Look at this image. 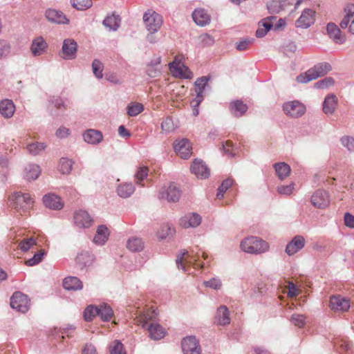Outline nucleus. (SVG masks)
Masks as SVG:
<instances>
[{"label": "nucleus", "instance_id": "nucleus-54", "mask_svg": "<svg viewBox=\"0 0 354 354\" xmlns=\"http://www.w3.org/2000/svg\"><path fill=\"white\" fill-rule=\"evenodd\" d=\"M10 52V45L5 39H0V59L7 57Z\"/></svg>", "mask_w": 354, "mask_h": 354}, {"label": "nucleus", "instance_id": "nucleus-23", "mask_svg": "<svg viewBox=\"0 0 354 354\" xmlns=\"http://www.w3.org/2000/svg\"><path fill=\"white\" fill-rule=\"evenodd\" d=\"M330 308L335 311H346L350 308V301L342 296H333L330 299Z\"/></svg>", "mask_w": 354, "mask_h": 354}, {"label": "nucleus", "instance_id": "nucleus-18", "mask_svg": "<svg viewBox=\"0 0 354 354\" xmlns=\"http://www.w3.org/2000/svg\"><path fill=\"white\" fill-rule=\"evenodd\" d=\"M209 78L206 76H203L196 79L194 82L195 85V102H196V105L200 104L204 98V91L205 88L208 86V82Z\"/></svg>", "mask_w": 354, "mask_h": 354}, {"label": "nucleus", "instance_id": "nucleus-17", "mask_svg": "<svg viewBox=\"0 0 354 354\" xmlns=\"http://www.w3.org/2000/svg\"><path fill=\"white\" fill-rule=\"evenodd\" d=\"M315 12L310 8H306L302 12L300 17L296 21L297 28H307L315 22Z\"/></svg>", "mask_w": 354, "mask_h": 354}, {"label": "nucleus", "instance_id": "nucleus-33", "mask_svg": "<svg viewBox=\"0 0 354 354\" xmlns=\"http://www.w3.org/2000/svg\"><path fill=\"white\" fill-rule=\"evenodd\" d=\"M15 111V106L10 100H3L0 102V113L5 118H10Z\"/></svg>", "mask_w": 354, "mask_h": 354}, {"label": "nucleus", "instance_id": "nucleus-62", "mask_svg": "<svg viewBox=\"0 0 354 354\" xmlns=\"http://www.w3.org/2000/svg\"><path fill=\"white\" fill-rule=\"evenodd\" d=\"M147 168L145 167H140L135 175L137 180V183L140 184L141 182L147 177Z\"/></svg>", "mask_w": 354, "mask_h": 354}, {"label": "nucleus", "instance_id": "nucleus-46", "mask_svg": "<svg viewBox=\"0 0 354 354\" xmlns=\"http://www.w3.org/2000/svg\"><path fill=\"white\" fill-rule=\"evenodd\" d=\"M109 352L111 354H127L123 344L118 340H114L110 344Z\"/></svg>", "mask_w": 354, "mask_h": 354}, {"label": "nucleus", "instance_id": "nucleus-42", "mask_svg": "<svg viewBox=\"0 0 354 354\" xmlns=\"http://www.w3.org/2000/svg\"><path fill=\"white\" fill-rule=\"evenodd\" d=\"M276 19L275 17H270L263 19L261 21L262 26L264 27V28H258L256 31V36L257 37H264L266 33L270 30V28L272 27V20Z\"/></svg>", "mask_w": 354, "mask_h": 354}, {"label": "nucleus", "instance_id": "nucleus-31", "mask_svg": "<svg viewBox=\"0 0 354 354\" xmlns=\"http://www.w3.org/2000/svg\"><path fill=\"white\" fill-rule=\"evenodd\" d=\"M337 106V98L333 94L328 95L323 102V111L326 115H332Z\"/></svg>", "mask_w": 354, "mask_h": 354}, {"label": "nucleus", "instance_id": "nucleus-51", "mask_svg": "<svg viewBox=\"0 0 354 354\" xmlns=\"http://www.w3.org/2000/svg\"><path fill=\"white\" fill-rule=\"evenodd\" d=\"M104 66L102 63L98 59H94L92 63V69L94 75L97 79H102L103 77L102 71Z\"/></svg>", "mask_w": 354, "mask_h": 354}, {"label": "nucleus", "instance_id": "nucleus-45", "mask_svg": "<svg viewBox=\"0 0 354 354\" xmlns=\"http://www.w3.org/2000/svg\"><path fill=\"white\" fill-rule=\"evenodd\" d=\"M46 146L44 142H33L27 145L28 152L32 155H37L46 149Z\"/></svg>", "mask_w": 354, "mask_h": 354}, {"label": "nucleus", "instance_id": "nucleus-41", "mask_svg": "<svg viewBox=\"0 0 354 354\" xmlns=\"http://www.w3.org/2000/svg\"><path fill=\"white\" fill-rule=\"evenodd\" d=\"M120 17L119 15L112 14L108 15L103 21V24L110 30H117L120 25Z\"/></svg>", "mask_w": 354, "mask_h": 354}, {"label": "nucleus", "instance_id": "nucleus-5", "mask_svg": "<svg viewBox=\"0 0 354 354\" xmlns=\"http://www.w3.org/2000/svg\"><path fill=\"white\" fill-rule=\"evenodd\" d=\"M10 205L18 212H26L29 209L32 203V198L28 194L15 192L9 197Z\"/></svg>", "mask_w": 354, "mask_h": 354}, {"label": "nucleus", "instance_id": "nucleus-9", "mask_svg": "<svg viewBox=\"0 0 354 354\" xmlns=\"http://www.w3.org/2000/svg\"><path fill=\"white\" fill-rule=\"evenodd\" d=\"M169 67L174 77L185 79H191L193 77V74L189 68L178 60L176 57L173 62L169 64Z\"/></svg>", "mask_w": 354, "mask_h": 354}, {"label": "nucleus", "instance_id": "nucleus-14", "mask_svg": "<svg viewBox=\"0 0 354 354\" xmlns=\"http://www.w3.org/2000/svg\"><path fill=\"white\" fill-rule=\"evenodd\" d=\"M181 345L184 354H201V348L195 337L189 336L184 338Z\"/></svg>", "mask_w": 354, "mask_h": 354}, {"label": "nucleus", "instance_id": "nucleus-21", "mask_svg": "<svg viewBox=\"0 0 354 354\" xmlns=\"http://www.w3.org/2000/svg\"><path fill=\"white\" fill-rule=\"evenodd\" d=\"M192 172L198 178L205 179L209 176V169L201 160L195 159L191 165Z\"/></svg>", "mask_w": 354, "mask_h": 354}, {"label": "nucleus", "instance_id": "nucleus-19", "mask_svg": "<svg viewBox=\"0 0 354 354\" xmlns=\"http://www.w3.org/2000/svg\"><path fill=\"white\" fill-rule=\"evenodd\" d=\"M202 217L197 213H188L180 219V225L184 228L196 227L201 223Z\"/></svg>", "mask_w": 354, "mask_h": 354}, {"label": "nucleus", "instance_id": "nucleus-37", "mask_svg": "<svg viewBox=\"0 0 354 354\" xmlns=\"http://www.w3.org/2000/svg\"><path fill=\"white\" fill-rule=\"evenodd\" d=\"M230 109L232 114L236 117L242 116L248 110V106L241 100H235L230 103Z\"/></svg>", "mask_w": 354, "mask_h": 354}, {"label": "nucleus", "instance_id": "nucleus-2", "mask_svg": "<svg viewBox=\"0 0 354 354\" xmlns=\"http://www.w3.org/2000/svg\"><path fill=\"white\" fill-rule=\"evenodd\" d=\"M241 250L249 254H261L269 250V244L257 236H250L244 239L241 243Z\"/></svg>", "mask_w": 354, "mask_h": 354}, {"label": "nucleus", "instance_id": "nucleus-34", "mask_svg": "<svg viewBox=\"0 0 354 354\" xmlns=\"http://www.w3.org/2000/svg\"><path fill=\"white\" fill-rule=\"evenodd\" d=\"M216 319L218 324L221 326L228 325L230 323V312L226 306H221L217 309Z\"/></svg>", "mask_w": 354, "mask_h": 354}, {"label": "nucleus", "instance_id": "nucleus-48", "mask_svg": "<svg viewBox=\"0 0 354 354\" xmlns=\"http://www.w3.org/2000/svg\"><path fill=\"white\" fill-rule=\"evenodd\" d=\"M144 110V106L140 103H132L127 106V113L129 116H136Z\"/></svg>", "mask_w": 354, "mask_h": 354}, {"label": "nucleus", "instance_id": "nucleus-32", "mask_svg": "<svg viewBox=\"0 0 354 354\" xmlns=\"http://www.w3.org/2000/svg\"><path fill=\"white\" fill-rule=\"evenodd\" d=\"M41 173V169L36 164L29 163L26 165L24 170V177L27 180H36Z\"/></svg>", "mask_w": 354, "mask_h": 354}, {"label": "nucleus", "instance_id": "nucleus-29", "mask_svg": "<svg viewBox=\"0 0 354 354\" xmlns=\"http://www.w3.org/2000/svg\"><path fill=\"white\" fill-rule=\"evenodd\" d=\"M161 57H154L148 64L147 73L151 77H156L161 74Z\"/></svg>", "mask_w": 354, "mask_h": 354}, {"label": "nucleus", "instance_id": "nucleus-36", "mask_svg": "<svg viewBox=\"0 0 354 354\" xmlns=\"http://www.w3.org/2000/svg\"><path fill=\"white\" fill-rule=\"evenodd\" d=\"M63 286L68 290H78L83 288L82 282L76 277H68L63 281Z\"/></svg>", "mask_w": 354, "mask_h": 354}, {"label": "nucleus", "instance_id": "nucleus-40", "mask_svg": "<svg viewBox=\"0 0 354 354\" xmlns=\"http://www.w3.org/2000/svg\"><path fill=\"white\" fill-rule=\"evenodd\" d=\"M276 175L281 180H283L289 176L290 174V167L286 162H278L273 165Z\"/></svg>", "mask_w": 354, "mask_h": 354}, {"label": "nucleus", "instance_id": "nucleus-59", "mask_svg": "<svg viewBox=\"0 0 354 354\" xmlns=\"http://www.w3.org/2000/svg\"><path fill=\"white\" fill-rule=\"evenodd\" d=\"M334 83L333 80L331 77H326L322 80L317 82L315 84V87L317 88L324 89L332 86Z\"/></svg>", "mask_w": 354, "mask_h": 354}, {"label": "nucleus", "instance_id": "nucleus-52", "mask_svg": "<svg viewBox=\"0 0 354 354\" xmlns=\"http://www.w3.org/2000/svg\"><path fill=\"white\" fill-rule=\"evenodd\" d=\"M174 229L168 224L163 225L160 227L157 232L158 237L160 239H164L174 232Z\"/></svg>", "mask_w": 354, "mask_h": 354}, {"label": "nucleus", "instance_id": "nucleus-25", "mask_svg": "<svg viewBox=\"0 0 354 354\" xmlns=\"http://www.w3.org/2000/svg\"><path fill=\"white\" fill-rule=\"evenodd\" d=\"M82 137L86 143L93 145H98L103 140V135L102 132L93 129L86 130L83 133Z\"/></svg>", "mask_w": 354, "mask_h": 354}, {"label": "nucleus", "instance_id": "nucleus-4", "mask_svg": "<svg viewBox=\"0 0 354 354\" xmlns=\"http://www.w3.org/2000/svg\"><path fill=\"white\" fill-rule=\"evenodd\" d=\"M199 250H191L190 254L186 250L180 252L176 257V263L178 269L183 270L184 272H187L186 265L203 268L204 265L201 263H198L200 257Z\"/></svg>", "mask_w": 354, "mask_h": 354}, {"label": "nucleus", "instance_id": "nucleus-53", "mask_svg": "<svg viewBox=\"0 0 354 354\" xmlns=\"http://www.w3.org/2000/svg\"><path fill=\"white\" fill-rule=\"evenodd\" d=\"M44 254H45V252L44 250H41L39 251L38 252L35 253L32 258L28 259L26 261V264L28 266H33L38 264L39 263H40L41 261Z\"/></svg>", "mask_w": 354, "mask_h": 354}, {"label": "nucleus", "instance_id": "nucleus-13", "mask_svg": "<svg viewBox=\"0 0 354 354\" xmlns=\"http://www.w3.org/2000/svg\"><path fill=\"white\" fill-rule=\"evenodd\" d=\"M77 42L73 39H66L63 41L61 57L64 59H73L76 57Z\"/></svg>", "mask_w": 354, "mask_h": 354}, {"label": "nucleus", "instance_id": "nucleus-28", "mask_svg": "<svg viewBox=\"0 0 354 354\" xmlns=\"http://www.w3.org/2000/svg\"><path fill=\"white\" fill-rule=\"evenodd\" d=\"M46 17L51 22L59 24H66L68 23V19L61 11L48 9L46 11Z\"/></svg>", "mask_w": 354, "mask_h": 354}, {"label": "nucleus", "instance_id": "nucleus-10", "mask_svg": "<svg viewBox=\"0 0 354 354\" xmlns=\"http://www.w3.org/2000/svg\"><path fill=\"white\" fill-rule=\"evenodd\" d=\"M73 223L79 229H86L93 225V219L88 212L79 209L74 212Z\"/></svg>", "mask_w": 354, "mask_h": 354}, {"label": "nucleus", "instance_id": "nucleus-12", "mask_svg": "<svg viewBox=\"0 0 354 354\" xmlns=\"http://www.w3.org/2000/svg\"><path fill=\"white\" fill-rule=\"evenodd\" d=\"M344 16L339 23L342 29L348 28V31L354 35V4H348L344 9Z\"/></svg>", "mask_w": 354, "mask_h": 354}, {"label": "nucleus", "instance_id": "nucleus-44", "mask_svg": "<svg viewBox=\"0 0 354 354\" xmlns=\"http://www.w3.org/2000/svg\"><path fill=\"white\" fill-rule=\"evenodd\" d=\"M97 313L98 316H100L103 321L109 320L113 315L112 308L107 304L100 305L98 306Z\"/></svg>", "mask_w": 354, "mask_h": 354}, {"label": "nucleus", "instance_id": "nucleus-27", "mask_svg": "<svg viewBox=\"0 0 354 354\" xmlns=\"http://www.w3.org/2000/svg\"><path fill=\"white\" fill-rule=\"evenodd\" d=\"M192 18L194 22L200 26H205L210 23L209 15L205 9H196L192 13Z\"/></svg>", "mask_w": 354, "mask_h": 354}, {"label": "nucleus", "instance_id": "nucleus-15", "mask_svg": "<svg viewBox=\"0 0 354 354\" xmlns=\"http://www.w3.org/2000/svg\"><path fill=\"white\" fill-rule=\"evenodd\" d=\"M174 147L176 153L183 159L188 158L192 154V145L187 139L176 140Z\"/></svg>", "mask_w": 354, "mask_h": 354}, {"label": "nucleus", "instance_id": "nucleus-57", "mask_svg": "<svg viewBox=\"0 0 354 354\" xmlns=\"http://www.w3.org/2000/svg\"><path fill=\"white\" fill-rule=\"evenodd\" d=\"M290 320L294 325L301 328L305 324L306 317L303 315L294 314L291 316Z\"/></svg>", "mask_w": 354, "mask_h": 354}, {"label": "nucleus", "instance_id": "nucleus-38", "mask_svg": "<svg viewBox=\"0 0 354 354\" xmlns=\"http://www.w3.org/2000/svg\"><path fill=\"white\" fill-rule=\"evenodd\" d=\"M109 236V232L108 228L105 225H100L97 229L93 241L95 244L100 245H104L107 241Z\"/></svg>", "mask_w": 354, "mask_h": 354}, {"label": "nucleus", "instance_id": "nucleus-20", "mask_svg": "<svg viewBox=\"0 0 354 354\" xmlns=\"http://www.w3.org/2000/svg\"><path fill=\"white\" fill-rule=\"evenodd\" d=\"M311 203L313 205L317 208H325L330 203L328 193L324 190L316 191L311 197Z\"/></svg>", "mask_w": 354, "mask_h": 354}, {"label": "nucleus", "instance_id": "nucleus-61", "mask_svg": "<svg viewBox=\"0 0 354 354\" xmlns=\"http://www.w3.org/2000/svg\"><path fill=\"white\" fill-rule=\"evenodd\" d=\"M204 285L206 287L211 288L214 290H218L222 286V283L219 279L212 278L209 281H204Z\"/></svg>", "mask_w": 354, "mask_h": 354}, {"label": "nucleus", "instance_id": "nucleus-3", "mask_svg": "<svg viewBox=\"0 0 354 354\" xmlns=\"http://www.w3.org/2000/svg\"><path fill=\"white\" fill-rule=\"evenodd\" d=\"M330 70L331 66L328 63H320L315 65L312 68H310L306 73L298 75L296 78V81L298 83L306 84L319 77L324 76Z\"/></svg>", "mask_w": 354, "mask_h": 354}, {"label": "nucleus", "instance_id": "nucleus-50", "mask_svg": "<svg viewBox=\"0 0 354 354\" xmlns=\"http://www.w3.org/2000/svg\"><path fill=\"white\" fill-rule=\"evenodd\" d=\"M73 162L71 160L62 158L59 161V169L64 174H69L72 169Z\"/></svg>", "mask_w": 354, "mask_h": 354}, {"label": "nucleus", "instance_id": "nucleus-16", "mask_svg": "<svg viewBox=\"0 0 354 354\" xmlns=\"http://www.w3.org/2000/svg\"><path fill=\"white\" fill-rule=\"evenodd\" d=\"M305 244L306 240L304 237L301 235H297L287 244L285 252L288 255L292 256L302 250Z\"/></svg>", "mask_w": 354, "mask_h": 354}, {"label": "nucleus", "instance_id": "nucleus-7", "mask_svg": "<svg viewBox=\"0 0 354 354\" xmlns=\"http://www.w3.org/2000/svg\"><path fill=\"white\" fill-rule=\"evenodd\" d=\"M181 196L180 187L174 183H171L168 186H164L160 190L158 198L166 200L169 203H176Z\"/></svg>", "mask_w": 354, "mask_h": 354}, {"label": "nucleus", "instance_id": "nucleus-39", "mask_svg": "<svg viewBox=\"0 0 354 354\" xmlns=\"http://www.w3.org/2000/svg\"><path fill=\"white\" fill-rule=\"evenodd\" d=\"M76 261L81 268H84L93 264L94 256L88 252H82L77 256Z\"/></svg>", "mask_w": 354, "mask_h": 354}, {"label": "nucleus", "instance_id": "nucleus-56", "mask_svg": "<svg viewBox=\"0 0 354 354\" xmlns=\"http://www.w3.org/2000/svg\"><path fill=\"white\" fill-rule=\"evenodd\" d=\"M342 145L350 151H354V138L353 137L345 136L341 140Z\"/></svg>", "mask_w": 354, "mask_h": 354}, {"label": "nucleus", "instance_id": "nucleus-22", "mask_svg": "<svg viewBox=\"0 0 354 354\" xmlns=\"http://www.w3.org/2000/svg\"><path fill=\"white\" fill-rule=\"evenodd\" d=\"M43 203L47 208L54 210H59L64 207L62 198L54 194H48L44 196Z\"/></svg>", "mask_w": 354, "mask_h": 354}, {"label": "nucleus", "instance_id": "nucleus-6", "mask_svg": "<svg viewBox=\"0 0 354 354\" xmlns=\"http://www.w3.org/2000/svg\"><path fill=\"white\" fill-rule=\"evenodd\" d=\"M143 21L147 30L151 33L157 32L162 24V17L152 10H148L143 15Z\"/></svg>", "mask_w": 354, "mask_h": 354}, {"label": "nucleus", "instance_id": "nucleus-30", "mask_svg": "<svg viewBox=\"0 0 354 354\" xmlns=\"http://www.w3.org/2000/svg\"><path fill=\"white\" fill-rule=\"evenodd\" d=\"M135 186L132 183H121L116 187V193L120 198H129L135 192Z\"/></svg>", "mask_w": 354, "mask_h": 354}, {"label": "nucleus", "instance_id": "nucleus-49", "mask_svg": "<svg viewBox=\"0 0 354 354\" xmlns=\"http://www.w3.org/2000/svg\"><path fill=\"white\" fill-rule=\"evenodd\" d=\"M98 306H88L84 312V317L86 321H91L94 317L98 315Z\"/></svg>", "mask_w": 354, "mask_h": 354}, {"label": "nucleus", "instance_id": "nucleus-1", "mask_svg": "<svg viewBox=\"0 0 354 354\" xmlns=\"http://www.w3.org/2000/svg\"><path fill=\"white\" fill-rule=\"evenodd\" d=\"M157 314L155 310L152 313H145L137 317L136 322L142 328H146L149 330L150 337L154 340H159L165 336L166 330L158 324H148V321L151 319Z\"/></svg>", "mask_w": 354, "mask_h": 354}, {"label": "nucleus", "instance_id": "nucleus-43", "mask_svg": "<svg viewBox=\"0 0 354 354\" xmlns=\"http://www.w3.org/2000/svg\"><path fill=\"white\" fill-rule=\"evenodd\" d=\"M127 247L132 252H139L143 249L144 243L140 239L132 237L128 240Z\"/></svg>", "mask_w": 354, "mask_h": 354}, {"label": "nucleus", "instance_id": "nucleus-24", "mask_svg": "<svg viewBox=\"0 0 354 354\" xmlns=\"http://www.w3.org/2000/svg\"><path fill=\"white\" fill-rule=\"evenodd\" d=\"M326 31L330 38L338 44H342L346 41V37L342 34L340 28L334 23H328Z\"/></svg>", "mask_w": 354, "mask_h": 354}, {"label": "nucleus", "instance_id": "nucleus-55", "mask_svg": "<svg viewBox=\"0 0 354 354\" xmlns=\"http://www.w3.org/2000/svg\"><path fill=\"white\" fill-rule=\"evenodd\" d=\"M232 183L233 180L231 178H227L224 180L218 189L217 197L219 198H223L224 193L232 186Z\"/></svg>", "mask_w": 354, "mask_h": 354}, {"label": "nucleus", "instance_id": "nucleus-64", "mask_svg": "<svg viewBox=\"0 0 354 354\" xmlns=\"http://www.w3.org/2000/svg\"><path fill=\"white\" fill-rule=\"evenodd\" d=\"M344 224L346 227L354 228V216L348 212L344 214Z\"/></svg>", "mask_w": 354, "mask_h": 354}, {"label": "nucleus", "instance_id": "nucleus-60", "mask_svg": "<svg viewBox=\"0 0 354 354\" xmlns=\"http://www.w3.org/2000/svg\"><path fill=\"white\" fill-rule=\"evenodd\" d=\"M294 185L295 184L293 183L287 185H281L277 187V190L280 194L290 195L294 189Z\"/></svg>", "mask_w": 354, "mask_h": 354}, {"label": "nucleus", "instance_id": "nucleus-26", "mask_svg": "<svg viewBox=\"0 0 354 354\" xmlns=\"http://www.w3.org/2000/svg\"><path fill=\"white\" fill-rule=\"evenodd\" d=\"M48 48V44L41 37H37L34 39L30 46V51L34 57L43 55Z\"/></svg>", "mask_w": 354, "mask_h": 354}, {"label": "nucleus", "instance_id": "nucleus-35", "mask_svg": "<svg viewBox=\"0 0 354 354\" xmlns=\"http://www.w3.org/2000/svg\"><path fill=\"white\" fill-rule=\"evenodd\" d=\"M290 5L292 3L288 0H272L267 4V8L270 14H277Z\"/></svg>", "mask_w": 354, "mask_h": 354}, {"label": "nucleus", "instance_id": "nucleus-47", "mask_svg": "<svg viewBox=\"0 0 354 354\" xmlns=\"http://www.w3.org/2000/svg\"><path fill=\"white\" fill-rule=\"evenodd\" d=\"M71 5L77 10H86L93 5L92 0H71Z\"/></svg>", "mask_w": 354, "mask_h": 354}, {"label": "nucleus", "instance_id": "nucleus-11", "mask_svg": "<svg viewBox=\"0 0 354 354\" xmlns=\"http://www.w3.org/2000/svg\"><path fill=\"white\" fill-rule=\"evenodd\" d=\"M29 306L30 301L28 297L20 292H15L10 299V306L19 312H27Z\"/></svg>", "mask_w": 354, "mask_h": 354}, {"label": "nucleus", "instance_id": "nucleus-63", "mask_svg": "<svg viewBox=\"0 0 354 354\" xmlns=\"http://www.w3.org/2000/svg\"><path fill=\"white\" fill-rule=\"evenodd\" d=\"M161 129L167 133L171 132L174 129V124L170 118H166L161 124Z\"/></svg>", "mask_w": 354, "mask_h": 354}, {"label": "nucleus", "instance_id": "nucleus-8", "mask_svg": "<svg viewBox=\"0 0 354 354\" xmlns=\"http://www.w3.org/2000/svg\"><path fill=\"white\" fill-rule=\"evenodd\" d=\"M305 105L298 100L288 101L283 104L284 113L292 118L301 117L306 112Z\"/></svg>", "mask_w": 354, "mask_h": 354}, {"label": "nucleus", "instance_id": "nucleus-58", "mask_svg": "<svg viewBox=\"0 0 354 354\" xmlns=\"http://www.w3.org/2000/svg\"><path fill=\"white\" fill-rule=\"evenodd\" d=\"M35 243V240L32 238L24 239L19 243V248L23 252H26Z\"/></svg>", "mask_w": 354, "mask_h": 354}]
</instances>
